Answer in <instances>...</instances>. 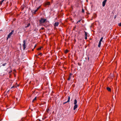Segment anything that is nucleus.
Here are the masks:
<instances>
[{"mask_svg": "<svg viewBox=\"0 0 121 121\" xmlns=\"http://www.w3.org/2000/svg\"><path fill=\"white\" fill-rule=\"evenodd\" d=\"M50 5V3L49 2H45L44 3V6L46 7L47 5Z\"/></svg>", "mask_w": 121, "mask_h": 121, "instance_id": "1", "label": "nucleus"}, {"mask_svg": "<svg viewBox=\"0 0 121 121\" xmlns=\"http://www.w3.org/2000/svg\"><path fill=\"white\" fill-rule=\"evenodd\" d=\"M46 20V19H44L41 18V20H39V21L41 23H43L45 22Z\"/></svg>", "mask_w": 121, "mask_h": 121, "instance_id": "2", "label": "nucleus"}, {"mask_svg": "<svg viewBox=\"0 0 121 121\" xmlns=\"http://www.w3.org/2000/svg\"><path fill=\"white\" fill-rule=\"evenodd\" d=\"M14 31V30H12L11 32L10 33L9 35H8L7 39H8V38H10V37L13 34V32Z\"/></svg>", "mask_w": 121, "mask_h": 121, "instance_id": "3", "label": "nucleus"}, {"mask_svg": "<svg viewBox=\"0 0 121 121\" xmlns=\"http://www.w3.org/2000/svg\"><path fill=\"white\" fill-rule=\"evenodd\" d=\"M23 50H24L26 48V40H24L23 41Z\"/></svg>", "mask_w": 121, "mask_h": 121, "instance_id": "4", "label": "nucleus"}, {"mask_svg": "<svg viewBox=\"0 0 121 121\" xmlns=\"http://www.w3.org/2000/svg\"><path fill=\"white\" fill-rule=\"evenodd\" d=\"M70 97L69 96H68V101L67 102H65L63 104H65L66 103L69 102H70Z\"/></svg>", "mask_w": 121, "mask_h": 121, "instance_id": "5", "label": "nucleus"}, {"mask_svg": "<svg viewBox=\"0 0 121 121\" xmlns=\"http://www.w3.org/2000/svg\"><path fill=\"white\" fill-rule=\"evenodd\" d=\"M107 0H104L102 2V5L103 7H104L105 4L106 3L107 1Z\"/></svg>", "mask_w": 121, "mask_h": 121, "instance_id": "6", "label": "nucleus"}, {"mask_svg": "<svg viewBox=\"0 0 121 121\" xmlns=\"http://www.w3.org/2000/svg\"><path fill=\"white\" fill-rule=\"evenodd\" d=\"M75 105L74 106L73 108V110H75L78 107V105L77 104H74Z\"/></svg>", "mask_w": 121, "mask_h": 121, "instance_id": "7", "label": "nucleus"}, {"mask_svg": "<svg viewBox=\"0 0 121 121\" xmlns=\"http://www.w3.org/2000/svg\"><path fill=\"white\" fill-rule=\"evenodd\" d=\"M59 24V23L58 22H55L54 25V26H58V25Z\"/></svg>", "mask_w": 121, "mask_h": 121, "instance_id": "8", "label": "nucleus"}, {"mask_svg": "<svg viewBox=\"0 0 121 121\" xmlns=\"http://www.w3.org/2000/svg\"><path fill=\"white\" fill-rule=\"evenodd\" d=\"M77 101L76 99H74V104H77Z\"/></svg>", "mask_w": 121, "mask_h": 121, "instance_id": "9", "label": "nucleus"}, {"mask_svg": "<svg viewBox=\"0 0 121 121\" xmlns=\"http://www.w3.org/2000/svg\"><path fill=\"white\" fill-rule=\"evenodd\" d=\"M106 89L107 90L109 91H111V89L109 87H107L106 88Z\"/></svg>", "mask_w": 121, "mask_h": 121, "instance_id": "10", "label": "nucleus"}, {"mask_svg": "<svg viewBox=\"0 0 121 121\" xmlns=\"http://www.w3.org/2000/svg\"><path fill=\"white\" fill-rule=\"evenodd\" d=\"M30 25V23H29L27 25V26H25V28H27Z\"/></svg>", "mask_w": 121, "mask_h": 121, "instance_id": "11", "label": "nucleus"}, {"mask_svg": "<svg viewBox=\"0 0 121 121\" xmlns=\"http://www.w3.org/2000/svg\"><path fill=\"white\" fill-rule=\"evenodd\" d=\"M101 42H99V44H98V47L99 48V47H100V45H101Z\"/></svg>", "mask_w": 121, "mask_h": 121, "instance_id": "12", "label": "nucleus"}, {"mask_svg": "<svg viewBox=\"0 0 121 121\" xmlns=\"http://www.w3.org/2000/svg\"><path fill=\"white\" fill-rule=\"evenodd\" d=\"M36 97H35V98H34V99L33 100L32 102H34V101H35V100H36Z\"/></svg>", "mask_w": 121, "mask_h": 121, "instance_id": "13", "label": "nucleus"}, {"mask_svg": "<svg viewBox=\"0 0 121 121\" xmlns=\"http://www.w3.org/2000/svg\"><path fill=\"white\" fill-rule=\"evenodd\" d=\"M37 10H35L34 12H32V13L34 14H35L36 13L37 11Z\"/></svg>", "mask_w": 121, "mask_h": 121, "instance_id": "14", "label": "nucleus"}, {"mask_svg": "<svg viewBox=\"0 0 121 121\" xmlns=\"http://www.w3.org/2000/svg\"><path fill=\"white\" fill-rule=\"evenodd\" d=\"M2 0L0 2V4H2V2L4 0Z\"/></svg>", "mask_w": 121, "mask_h": 121, "instance_id": "15", "label": "nucleus"}, {"mask_svg": "<svg viewBox=\"0 0 121 121\" xmlns=\"http://www.w3.org/2000/svg\"><path fill=\"white\" fill-rule=\"evenodd\" d=\"M69 50L67 49H66L65 50V53H67V52H69Z\"/></svg>", "mask_w": 121, "mask_h": 121, "instance_id": "16", "label": "nucleus"}, {"mask_svg": "<svg viewBox=\"0 0 121 121\" xmlns=\"http://www.w3.org/2000/svg\"><path fill=\"white\" fill-rule=\"evenodd\" d=\"M103 39V37H101L99 41V42H101L102 41V40Z\"/></svg>", "mask_w": 121, "mask_h": 121, "instance_id": "17", "label": "nucleus"}, {"mask_svg": "<svg viewBox=\"0 0 121 121\" xmlns=\"http://www.w3.org/2000/svg\"><path fill=\"white\" fill-rule=\"evenodd\" d=\"M85 36H87V33L85 31Z\"/></svg>", "mask_w": 121, "mask_h": 121, "instance_id": "18", "label": "nucleus"}, {"mask_svg": "<svg viewBox=\"0 0 121 121\" xmlns=\"http://www.w3.org/2000/svg\"><path fill=\"white\" fill-rule=\"evenodd\" d=\"M71 78V77L69 76V78L68 79V80H69Z\"/></svg>", "mask_w": 121, "mask_h": 121, "instance_id": "19", "label": "nucleus"}, {"mask_svg": "<svg viewBox=\"0 0 121 121\" xmlns=\"http://www.w3.org/2000/svg\"><path fill=\"white\" fill-rule=\"evenodd\" d=\"M41 47H40V48H38L37 49V50H41Z\"/></svg>", "mask_w": 121, "mask_h": 121, "instance_id": "20", "label": "nucleus"}, {"mask_svg": "<svg viewBox=\"0 0 121 121\" xmlns=\"http://www.w3.org/2000/svg\"><path fill=\"white\" fill-rule=\"evenodd\" d=\"M6 63H4V64H3L2 65L3 66H4L5 65H6Z\"/></svg>", "mask_w": 121, "mask_h": 121, "instance_id": "21", "label": "nucleus"}, {"mask_svg": "<svg viewBox=\"0 0 121 121\" xmlns=\"http://www.w3.org/2000/svg\"><path fill=\"white\" fill-rule=\"evenodd\" d=\"M82 13H83L84 12V10L83 9H82Z\"/></svg>", "mask_w": 121, "mask_h": 121, "instance_id": "22", "label": "nucleus"}, {"mask_svg": "<svg viewBox=\"0 0 121 121\" xmlns=\"http://www.w3.org/2000/svg\"><path fill=\"white\" fill-rule=\"evenodd\" d=\"M118 26H121V22L118 24Z\"/></svg>", "mask_w": 121, "mask_h": 121, "instance_id": "23", "label": "nucleus"}, {"mask_svg": "<svg viewBox=\"0 0 121 121\" xmlns=\"http://www.w3.org/2000/svg\"><path fill=\"white\" fill-rule=\"evenodd\" d=\"M40 6H39V7H38L36 10H37V11L40 8Z\"/></svg>", "mask_w": 121, "mask_h": 121, "instance_id": "24", "label": "nucleus"}, {"mask_svg": "<svg viewBox=\"0 0 121 121\" xmlns=\"http://www.w3.org/2000/svg\"><path fill=\"white\" fill-rule=\"evenodd\" d=\"M49 108H48L47 110V112H48L49 111Z\"/></svg>", "mask_w": 121, "mask_h": 121, "instance_id": "25", "label": "nucleus"}, {"mask_svg": "<svg viewBox=\"0 0 121 121\" xmlns=\"http://www.w3.org/2000/svg\"><path fill=\"white\" fill-rule=\"evenodd\" d=\"M87 39V36H85V39L86 40Z\"/></svg>", "mask_w": 121, "mask_h": 121, "instance_id": "26", "label": "nucleus"}, {"mask_svg": "<svg viewBox=\"0 0 121 121\" xmlns=\"http://www.w3.org/2000/svg\"><path fill=\"white\" fill-rule=\"evenodd\" d=\"M16 87L15 86H13L12 87H11V88H14V87Z\"/></svg>", "mask_w": 121, "mask_h": 121, "instance_id": "27", "label": "nucleus"}, {"mask_svg": "<svg viewBox=\"0 0 121 121\" xmlns=\"http://www.w3.org/2000/svg\"><path fill=\"white\" fill-rule=\"evenodd\" d=\"M42 54V53H39V54H38V55H41Z\"/></svg>", "mask_w": 121, "mask_h": 121, "instance_id": "28", "label": "nucleus"}, {"mask_svg": "<svg viewBox=\"0 0 121 121\" xmlns=\"http://www.w3.org/2000/svg\"><path fill=\"white\" fill-rule=\"evenodd\" d=\"M46 118V117H44V118H42V119L43 120V119H45Z\"/></svg>", "mask_w": 121, "mask_h": 121, "instance_id": "29", "label": "nucleus"}, {"mask_svg": "<svg viewBox=\"0 0 121 121\" xmlns=\"http://www.w3.org/2000/svg\"><path fill=\"white\" fill-rule=\"evenodd\" d=\"M41 29L43 30L44 29V28L43 27H42L41 28Z\"/></svg>", "mask_w": 121, "mask_h": 121, "instance_id": "30", "label": "nucleus"}, {"mask_svg": "<svg viewBox=\"0 0 121 121\" xmlns=\"http://www.w3.org/2000/svg\"><path fill=\"white\" fill-rule=\"evenodd\" d=\"M72 75V74L71 73H70V75H69V76H70L71 77V75Z\"/></svg>", "mask_w": 121, "mask_h": 121, "instance_id": "31", "label": "nucleus"}, {"mask_svg": "<svg viewBox=\"0 0 121 121\" xmlns=\"http://www.w3.org/2000/svg\"><path fill=\"white\" fill-rule=\"evenodd\" d=\"M81 20H79V21H78V22H80L81 21Z\"/></svg>", "mask_w": 121, "mask_h": 121, "instance_id": "32", "label": "nucleus"}, {"mask_svg": "<svg viewBox=\"0 0 121 121\" xmlns=\"http://www.w3.org/2000/svg\"><path fill=\"white\" fill-rule=\"evenodd\" d=\"M36 45H35L34 47V48H35L36 47Z\"/></svg>", "mask_w": 121, "mask_h": 121, "instance_id": "33", "label": "nucleus"}, {"mask_svg": "<svg viewBox=\"0 0 121 121\" xmlns=\"http://www.w3.org/2000/svg\"><path fill=\"white\" fill-rule=\"evenodd\" d=\"M24 120V119H23V118H22V119H21V120H22V121H23V120Z\"/></svg>", "mask_w": 121, "mask_h": 121, "instance_id": "34", "label": "nucleus"}, {"mask_svg": "<svg viewBox=\"0 0 121 121\" xmlns=\"http://www.w3.org/2000/svg\"><path fill=\"white\" fill-rule=\"evenodd\" d=\"M35 56L36 57H37L38 56L36 55H35Z\"/></svg>", "mask_w": 121, "mask_h": 121, "instance_id": "35", "label": "nucleus"}, {"mask_svg": "<svg viewBox=\"0 0 121 121\" xmlns=\"http://www.w3.org/2000/svg\"><path fill=\"white\" fill-rule=\"evenodd\" d=\"M9 90L8 91H7V93H8V92H9Z\"/></svg>", "mask_w": 121, "mask_h": 121, "instance_id": "36", "label": "nucleus"}, {"mask_svg": "<svg viewBox=\"0 0 121 121\" xmlns=\"http://www.w3.org/2000/svg\"><path fill=\"white\" fill-rule=\"evenodd\" d=\"M78 21L77 23H76V24H77V23H78Z\"/></svg>", "mask_w": 121, "mask_h": 121, "instance_id": "37", "label": "nucleus"}, {"mask_svg": "<svg viewBox=\"0 0 121 121\" xmlns=\"http://www.w3.org/2000/svg\"><path fill=\"white\" fill-rule=\"evenodd\" d=\"M33 49H32V51H33Z\"/></svg>", "mask_w": 121, "mask_h": 121, "instance_id": "38", "label": "nucleus"}, {"mask_svg": "<svg viewBox=\"0 0 121 121\" xmlns=\"http://www.w3.org/2000/svg\"><path fill=\"white\" fill-rule=\"evenodd\" d=\"M88 59L89 60V58L88 57Z\"/></svg>", "mask_w": 121, "mask_h": 121, "instance_id": "39", "label": "nucleus"}, {"mask_svg": "<svg viewBox=\"0 0 121 121\" xmlns=\"http://www.w3.org/2000/svg\"><path fill=\"white\" fill-rule=\"evenodd\" d=\"M1 121V120L0 121Z\"/></svg>", "mask_w": 121, "mask_h": 121, "instance_id": "40", "label": "nucleus"}]
</instances>
